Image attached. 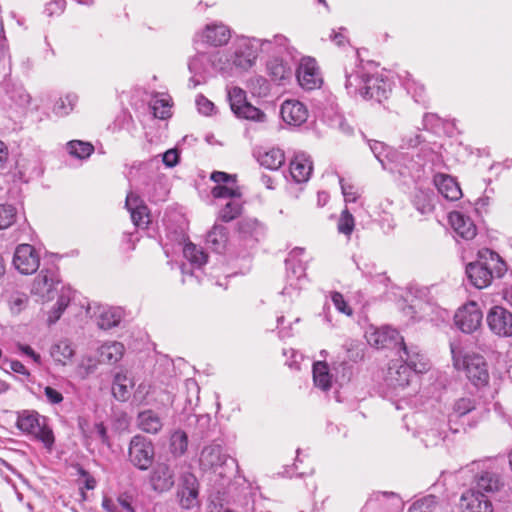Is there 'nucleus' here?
<instances>
[{
  "label": "nucleus",
  "instance_id": "3c124183",
  "mask_svg": "<svg viewBox=\"0 0 512 512\" xmlns=\"http://www.w3.org/2000/svg\"><path fill=\"white\" fill-rule=\"evenodd\" d=\"M355 221L353 215L349 212L348 209H344L340 215L338 220V231L346 236H350L352 231L354 230Z\"/></svg>",
  "mask_w": 512,
  "mask_h": 512
},
{
  "label": "nucleus",
  "instance_id": "dca6fc26",
  "mask_svg": "<svg viewBox=\"0 0 512 512\" xmlns=\"http://www.w3.org/2000/svg\"><path fill=\"white\" fill-rule=\"evenodd\" d=\"M296 76L299 84L308 90L319 87L322 82L316 61L310 57L301 60Z\"/></svg>",
  "mask_w": 512,
  "mask_h": 512
},
{
  "label": "nucleus",
  "instance_id": "58836bf2",
  "mask_svg": "<svg viewBox=\"0 0 512 512\" xmlns=\"http://www.w3.org/2000/svg\"><path fill=\"white\" fill-rule=\"evenodd\" d=\"M313 380L317 387L323 391L331 387V375L325 362H316L313 365Z\"/></svg>",
  "mask_w": 512,
  "mask_h": 512
},
{
  "label": "nucleus",
  "instance_id": "f03ea898",
  "mask_svg": "<svg viewBox=\"0 0 512 512\" xmlns=\"http://www.w3.org/2000/svg\"><path fill=\"white\" fill-rule=\"evenodd\" d=\"M479 257L478 261L467 265L466 274L473 286L482 289L491 283L493 277H502L506 267L499 255L489 249L480 251Z\"/></svg>",
  "mask_w": 512,
  "mask_h": 512
},
{
  "label": "nucleus",
  "instance_id": "393cba45",
  "mask_svg": "<svg viewBox=\"0 0 512 512\" xmlns=\"http://www.w3.org/2000/svg\"><path fill=\"white\" fill-rule=\"evenodd\" d=\"M434 184L439 193L446 199L455 201L462 196V191L455 179L446 174H436L434 176Z\"/></svg>",
  "mask_w": 512,
  "mask_h": 512
},
{
  "label": "nucleus",
  "instance_id": "5fc2aeb1",
  "mask_svg": "<svg viewBox=\"0 0 512 512\" xmlns=\"http://www.w3.org/2000/svg\"><path fill=\"white\" fill-rule=\"evenodd\" d=\"M407 90L413 93L416 102L423 103L425 101V87L416 80H408L406 83Z\"/></svg>",
  "mask_w": 512,
  "mask_h": 512
},
{
  "label": "nucleus",
  "instance_id": "aec40b11",
  "mask_svg": "<svg viewBox=\"0 0 512 512\" xmlns=\"http://www.w3.org/2000/svg\"><path fill=\"white\" fill-rule=\"evenodd\" d=\"M281 117L284 122L293 126H300L308 118L306 106L298 100H286L281 105Z\"/></svg>",
  "mask_w": 512,
  "mask_h": 512
},
{
  "label": "nucleus",
  "instance_id": "4468645a",
  "mask_svg": "<svg viewBox=\"0 0 512 512\" xmlns=\"http://www.w3.org/2000/svg\"><path fill=\"white\" fill-rule=\"evenodd\" d=\"M490 330L499 336H512V313L503 307H493L487 315Z\"/></svg>",
  "mask_w": 512,
  "mask_h": 512
},
{
  "label": "nucleus",
  "instance_id": "ea45409f",
  "mask_svg": "<svg viewBox=\"0 0 512 512\" xmlns=\"http://www.w3.org/2000/svg\"><path fill=\"white\" fill-rule=\"evenodd\" d=\"M102 507L106 512H135L127 496L116 499L104 497Z\"/></svg>",
  "mask_w": 512,
  "mask_h": 512
},
{
  "label": "nucleus",
  "instance_id": "4c0bfd02",
  "mask_svg": "<svg viewBox=\"0 0 512 512\" xmlns=\"http://www.w3.org/2000/svg\"><path fill=\"white\" fill-rule=\"evenodd\" d=\"M50 354L54 361L62 365H66V363L73 357L74 350L67 340H62L51 347Z\"/></svg>",
  "mask_w": 512,
  "mask_h": 512
},
{
  "label": "nucleus",
  "instance_id": "4be33fe9",
  "mask_svg": "<svg viewBox=\"0 0 512 512\" xmlns=\"http://www.w3.org/2000/svg\"><path fill=\"white\" fill-rule=\"evenodd\" d=\"M449 222L454 231L466 240L473 239L477 230L473 221L461 212L453 211L449 214Z\"/></svg>",
  "mask_w": 512,
  "mask_h": 512
},
{
  "label": "nucleus",
  "instance_id": "c03bdc74",
  "mask_svg": "<svg viewBox=\"0 0 512 512\" xmlns=\"http://www.w3.org/2000/svg\"><path fill=\"white\" fill-rule=\"evenodd\" d=\"M150 105L156 118L166 119L171 116V104L168 96L156 95Z\"/></svg>",
  "mask_w": 512,
  "mask_h": 512
},
{
  "label": "nucleus",
  "instance_id": "473e14b6",
  "mask_svg": "<svg viewBox=\"0 0 512 512\" xmlns=\"http://www.w3.org/2000/svg\"><path fill=\"white\" fill-rule=\"evenodd\" d=\"M475 409V402L473 399L469 397H462L457 399L453 406L452 411L450 412L448 416V425L450 430L453 432H457L458 429L454 428L452 423H454L457 419H459L462 416H465L466 414L470 413L472 410Z\"/></svg>",
  "mask_w": 512,
  "mask_h": 512
},
{
  "label": "nucleus",
  "instance_id": "72a5a7b5",
  "mask_svg": "<svg viewBox=\"0 0 512 512\" xmlns=\"http://www.w3.org/2000/svg\"><path fill=\"white\" fill-rule=\"evenodd\" d=\"M228 241L227 229L223 225L215 224L206 237L207 245L217 253L225 250Z\"/></svg>",
  "mask_w": 512,
  "mask_h": 512
},
{
  "label": "nucleus",
  "instance_id": "8fccbe9b",
  "mask_svg": "<svg viewBox=\"0 0 512 512\" xmlns=\"http://www.w3.org/2000/svg\"><path fill=\"white\" fill-rule=\"evenodd\" d=\"M28 303V296L22 292H13L8 299L10 311L13 314H19Z\"/></svg>",
  "mask_w": 512,
  "mask_h": 512
},
{
  "label": "nucleus",
  "instance_id": "e433bc0d",
  "mask_svg": "<svg viewBox=\"0 0 512 512\" xmlns=\"http://www.w3.org/2000/svg\"><path fill=\"white\" fill-rule=\"evenodd\" d=\"M73 291L70 287H62L60 294L58 296L57 302L55 304L54 309L52 310L50 316H49V322L55 323L61 316V314L64 312V310L69 305L71 299H72Z\"/></svg>",
  "mask_w": 512,
  "mask_h": 512
},
{
  "label": "nucleus",
  "instance_id": "bb28decb",
  "mask_svg": "<svg viewBox=\"0 0 512 512\" xmlns=\"http://www.w3.org/2000/svg\"><path fill=\"white\" fill-rule=\"evenodd\" d=\"M290 174L297 183L309 180L312 173V163L305 154H298L290 162Z\"/></svg>",
  "mask_w": 512,
  "mask_h": 512
},
{
  "label": "nucleus",
  "instance_id": "b1692460",
  "mask_svg": "<svg viewBox=\"0 0 512 512\" xmlns=\"http://www.w3.org/2000/svg\"><path fill=\"white\" fill-rule=\"evenodd\" d=\"M136 424L145 433L157 434L163 427V420L157 412L147 409L138 413Z\"/></svg>",
  "mask_w": 512,
  "mask_h": 512
},
{
  "label": "nucleus",
  "instance_id": "69168bd1",
  "mask_svg": "<svg viewBox=\"0 0 512 512\" xmlns=\"http://www.w3.org/2000/svg\"><path fill=\"white\" fill-rule=\"evenodd\" d=\"M44 394L47 401L53 405L61 403L64 399L63 395L59 391L50 386H46L44 388Z\"/></svg>",
  "mask_w": 512,
  "mask_h": 512
},
{
  "label": "nucleus",
  "instance_id": "423d86ee",
  "mask_svg": "<svg viewBox=\"0 0 512 512\" xmlns=\"http://www.w3.org/2000/svg\"><path fill=\"white\" fill-rule=\"evenodd\" d=\"M154 445L152 441L142 435L131 438L128 446V460L141 471H146L154 460Z\"/></svg>",
  "mask_w": 512,
  "mask_h": 512
},
{
  "label": "nucleus",
  "instance_id": "39448f33",
  "mask_svg": "<svg viewBox=\"0 0 512 512\" xmlns=\"http://www.w3.org/2000/svg\"><path fill=\"white\" fill-rule=\"evenodd\" d=\"M17 427L42 442L48 449H51L55 442L53 431L47 426L46 419L35 411L21 412L17 419Z\"/></svg>",
  "mask_w": 512,
  "mask_h": 512
},
{
  "label": "nucleus",
  "instance_id": "37998d69",
  "mask_svg": "<svg viewBox=\"0 0 512 512\" xmlns=\"http://www.w3.org/2000/svg\"><path fill=\"white\" fill-rule=\"evenodd\" d=\"M78 101V96L74 93H68L64 97H60L53 106V113L59 117L67 116L71 111H73L76 103Z\"/></svg>",
  "mask_w": 512,
  "mask_h": 512
},
{
  "label": "nucleus",
  "instance_id": "f704fd0d",
  "mask_svg": "<svg viewBox=\"0 0 512 512\" xmlns=\"http://www.w3.org/2000/svg\"><path fill=\"white\" fill-rule=\"evenodd\" d=\"M124 350V345L120 342L104 343L99 349L100 361L115 364L123 357Z\"/></svg>",
  "mask_w": 512,
  "mask_h": 512
},
{
  "label": "nucleus",
  "instance_id": "f8f14e48",
  "mask_svg": "<svg viewBox=\"0 0 512 512\" xmlns=\"http://www.w3.org/2000/svg\"><path fill=\"white\" fill-rule=\"evenodd\" d=\"M13 265L21 274L30 275L39 268L40 256L32 245L19 244L14 252Z\"/></svg>",
  "mask_w": 512,
  "mask_h": 512
},
{
  "label": "nucleus",
  "instance_id": "c9c22d12",
  "mask_svg": "<svg viewBox=\"0 0 512 512\" xmlns=\"http://www.w3.org/2000/svg\"><path fill=\"white\" fill-rule=\"evenodd\" d=\"M258 162L269 170H277L284 164L285 155L281 149L271 148L263 153H259Z\"/></svg>",
  "mask_w": 512,
  "mask_h": 512
},
{
  "label": "nucleus",
  "instance_id": "9b49d317",
  "mask_svg": "<svg viewBox=\"0 0 512 512\" xmlns=\"http://www.w3.org/2000/svg\"><path fill=\"white\" fill-rule=\"evenodd\" d=\"M482 319L483 314L474 301L459 308L454 316L456 326L464 333L476 331L481 326Z\"/></svg>",
  "mask_w": 512,
  "mask_h": 512
},
{
  "label": "nucleus",
  "instance_id": "13d9d810",
  "mask_svg": "<svg viewBox=\"0 0 512 512\" xmlns=\"http://www.w3.org/2000/svg\"><path fill=\"white\" fill-rule=\"evenodd\" d=\"M331 300L339 312L344 313L348 316L352 315V309L347 305L343 295L340 292H332Z\"/></svg>",
  "mask_w": 512,
  "mask_h": 512
},
{
  "label": "nucleus",
  "instance_id": "0eeeda50",
  "mask_svg": "<svg viewBox=\"0 0 512 512\" xmlns=\"http://www.w3.org/2000/svg\"><path fill=\"white\" fill-rule=\"evenodd\" d=\"M59 282L57 269L54 266L44 267L33 280L31 294L43 303L49 302L54 298Z\"/></svg>",
  "mask_w": 512,
  "mask_h": 512
},
{
  "label": "nucleus",
  "instance_id": "864d4df0",
  "mask_svg": "<svg viewBox=\"0 0 512 512\" xmlns=\"http://www.w3.org/2000/svg\"><path fill=\"white\" fill-rule=\"evenodd\" d=\"M269 40L272 41V43L270 45H266V48L269 50H264L265 52H282L289 50V40L287 37L283 35H275L273 39Z\"/></svg>",
  "mask_w": 512,
  "mask_h": 512
},
{
  "label": "nucleus",
  "instance_id": "5701e85b",
  "mask_svg": "<svg viewBox=\"0 0 512 512\" xmlns=\"http://www.w3.org/2000/svg\"><path fill=\"white\" fill-rule=\"evenodd\" d=\"M205 42L212 46H223L231 38L230 29L222 23L208 24L202 34Z\"/></svg>",
  "mask_w": 512,
  "mask_h": 512
},
{
  "label": "nucleus",
  "instance_id": "7c9ffc66",
  "mask_svg": "<svg viewBox=\"0 0 512 512\" xmlns=\"http://www.w3.org/2000/svg\"><path fill=\"white\" fill-rule=\"evenodd\" d=\"M369 75L363 72V69L360 67L352 68L350 71H345V88L350 95H360L361 90H363V86L365 85L366 78Z\"/></svg>",
  "mask_w": 512,
  "mask_h": 512
},
{
  "label": "nucleus",
  "instance_id": "680f3d73",
  "mask_svg": "<svg viewBox=\"0 0 512 512\" xmlns=\"http://www.w3.org/2000/svg\"><path fill=\"white\" fill-rule=\"evenodd\" d=\"M196 105L200 113L208 116L211 115L214 110V103L203 95H198L196 98Z\"/></svg>",
  "mask_w": 512,
  "mask_h": 512
},
{
  "label": "nucleus",
  "instance_id": "052dcab7",
  "mask_svg": "<svg viewBox=\"0 0 512 512\" xmlns=\"http://www.w3.org/2000/svg\"><path fill=\"white\" fill-rule=\"evenodd\" d=\"M151 385L147 383H140L133 393V401L137 404L146 402L148 395L151 393Z\"/></svg>",
  "mask_w": 512,
  "mask_h": 512
},
{
  "label": "nucleus",
  "instance_id": "cd10ccee",
  "mask_svg": "<svg viewBox=\"0 0 512 512\" xmlns=\"http://www.w3.org/2000/svg\"><path fill=\"white\" fill-rule=\"evenodd\" d=\"M97 325L107 330L117 326L123 317V311L118 307L99 306L97 308Z\"/></svg>",
  "mask_w": 512,
  "mask_h": 512
},
{
  "label": "nucleus",
  "instance_id": "774afa93",
  "mask_svg": "<svg viewBox=\"0 0 512 512\" xmlns=\"http://www.w3.org/2000/svg\"><path fill=\"white\" fill-rule=\"evenodd\" d=\"M163 162L168 167H173L178 162V153L176 150L170 149L163 154Z\"/></svg>",
  "mask_w": 512,
  "mask_h": 512
},
{
  "label": "nucleus",
  "instance_id": "e2e57ef3",
  "mask_svg": "<svg viewBox=\"0 0 512 512\" xmlns=\"http://www.w3.org/2000/svg\"><path fill=\"white\" fill-rule=\"evenodd\" d=\"M370 149L372 153L375 155V157L378 159V161L381 163L382 167L386 169V165L384 162V159L382 158V154L386 151L387 147L384 143L379 141H372L370 142Z\"/></svg>",
  "mask_w": 512,
  "mask_h": 512
},
{
  "label": "nucleus",
  "instance_id": "9d476101",
  "mask_svg": "<svg viewBox=\"0 0 512 512\" xmlns=\"http://www.w3.org/2000/svg\"><path fill=\"white\" fill-rule=\"evenodd\" d=\"M199 482L191 472H184L180 475L177 497L179 504L184 509H192L198 505Z\"/></svg>",
  "mask_w": 512,
  "mask_h": 512
},
{
  "label": "nucleus",
  "instance_id": "a19ab883",
  "mask_svg": "<svg viewBox=\"0 0 512 512\" xmlns=\"http://www.w3.org/2000/svg\"><path fill=\"white\" fill-rule=\"evenodd\" d=\"M242 211L241 197L227 200L223 208L219 211V218L224 222H230L236 219Z\"/></svg>",
  "mask_w": 512,
  "mask_h": 512
},
{
  "label": "nucleus",
  "instance_id": "f3484780",
  "mask_svg": "<svg viewBox=\"0 0 512 512\" xmlns=\"http://www.w3.org/2000/svg\"><path fill=\"white\" fill-rule=\"evenodd\" d=\"M228 457L223 453L222 447L219 444H210L205 446L199 457V465L203 471L216 472L227 461Z\"/></svg>",
  "mask_w": 512,
  "mask_h": 512
},
{
  "label": "nucleus",
  "instance_id": "f257e3e1",
  "mask_svg": "<svg viewBox=\"0 0 512 512\" xmlns=\"http://www.w3.org/2000/svg\"><path fill=\"white\" fill-rule=\"evenodd\" d=\"M272 41L255 37H237L229 51L214 52L215 69L229 76L241 74L251 69L261 50Z\"/></svg>",
  "mask_w": 512,
  "mask_h": 512
},
{
  "label": "nucleus",
  "instance_id": "412c9836",
  "mask_svg": "<svg viewBox=\"0 0 512 512\" xmlns=\"http://www.w3.org/2000/svg\"><path fill=\"white\" fill-rule=\"evenodd\" d=\"M446 425L442 420H430L421 431V439L426 447L439 445L446 436Z\"/></svg>",
  "mask_w": 512,
  "mask_h": 512
},
{
  "label": "nucleus",
  "instance_id": "49530a36",
  "mask_svg": "<svg viewBox=\"0 0 512 512\" xmlns=\"http://www.w3.org/2000/svg\"><path fill=\"white\" fill-rule=\"evenodd\" d=\"M415 208L421 214H427L433 210L432 193L419 189L416 191L413 199Z\"/></svg>",
  "mask_w": 512,
  "mask_h": 512
},
{
  "label": "nucleus",
  "instance_id": "603ef678",
  "mask_svg": "<svg viewBox=\"0 0 512 512\" xmlns=\"http://www.w3.org/2000/svg\"><path fill=\"white\" fill-rule=\"evenodd\" d=\"M16 219V209L11 205H0V230L10 227Z\"/></svg>",
  "mask_w": 512,
  "mask_h": 512
},
{
  "label": "nucleus",
  "instance_id": "a211bd4d",
  "mask_svg": "<svg viewBox=\"0 0 512 512\" xmlns=\"http://www.w3.org/2000/svg\"><path fill=\"white\" fill-rule=\"evenodd\" d=\"M462 512H493L492 503L474 488L465 491L460 498Z\"/></svg>",
  "mask_w": 512,
  "mask_h": 512
},
{
  "label": "nucleus",
  "instance_id": "a18cd8bd",
  "mask_svg": "<svg viewBox=\"0 0 512 512\" xmlns=\"http://www.w3.org/2000/svg\"><path fill=\"white\" fill-rule=\"evenodd\" d=\"M69 153L79 159L88 158L94 151V146L89 142L72 140L67 143Z\"/></svg>",
  "mask_w": 512,
  "mask_h": 512
},
{
  "label": "nucleus",
  "instance_id": "1a4fd4ad",
  "mask_svg": "<svg viewBox=\"0 0 512 512\" xmlns=\"http://www.w3.org/2000/svg\"><path fill=\"white\" fill-rule=\"evenodd\" d=\"M368 343L375 348H399L400 354H404V347H407L403 337L398 331L384 326L366 333Z\"/></svg>",
  "mask_w": 512,
  "mask_h": 512
},
{
  "label": "nucleus",
  "instance_id": "6e6d98bb",
  "mask_svg": "<svg viewBox=\"0 0 512 512\" xmlns=\"http://www.w3.org/2000/svg\"><path fill=\"white\" fill-rule=\"evenodd\" d=\"M434 504L435 497L428 496L413 503L408 512H432L431 508Z\"/></svg>",
  "mask_w": 512,
  "mask_h": 512
},
{
  "label": "nucleus",
  "instance_id": "2f4dec72",
  "mask_svg": "<svg viewBox=\"0 0 512 512\" xmlns=\"http://www.w3.org/2000/svg\"><path fill=\"white\" fill-rule=\"evenodd\" d=\"M214 52L213 53H198L192 57L188 63L190 73L195 76H205L209 72V68L215 69L214 63Z\"/></svg>",
  "mask_w": 512,
  "mask_h": 512
},
{
  "label": "nucleus",
  "instance_id": "de8ad7c7",
  "mask_svg": "<svg viewBox=\"0 0 512 512\" xmlns=\"http://www.w3.org/2000/svg\"><path fill=\"white\" fill-rule=\"evenodd\" d=\"M212 195L217 199L230 200L231 198L241 197V191L236 183H232L231 186L227 184L217 185L212 189Z\"/></svg>",
  "mask_w": 512,
  "mask_h": 512
},
{
  "label": "nucleus",
  "instance_id": "bf43d9fd",
  "mask_svg": "<svg viewBox=\"0 0 512 512\" xmlns=\"http://www.w3.org/2000/svg\"><path fill=\"white\" fill-rule=\"evenodd\" d=\"M342 194L346 202H355L359 196L357 189L347 182L343 178L339 179Z\"/></svg>",
  "mask_w": 512,
  "mask_h": 512
},
{
  "label": "nucleus",
  "instance_id": "7ed1b4c3",
  "mask_svg": "<svg viewBox=\"0 0 512 512\" xmlns=\"http://www.w3.org/2000/svg\"><path fill=\"white\" fill-rule=\"evenodd\" d=\"M400 358L404 363L391 365L386 377L388 385L395 390L405 388L415 378V374L423 373L428 369L427 362L413 360L407 347H404V354H400Z\"/></svg>",
  "mask_w": 512,
  "mask_h": 512
},
{
  "label": "nucleus",
  "instance_id": "79ce46f5",
  "mask_svg": "<svg viewBox=\"0 0 512 512\" xmlns=\"http://www.w3.org/2000/svg\"><path fill=\"white\" fill-rule=\"evenodd\" d=\"M184 257L194 266L201 267L207 262V254L201 247L193 243L185 244L183 248Z\"/></svg>",
  "mask_w": 512,
  "mask_h": 512
},
{
  "label": "nucleus",
  "instance_id": "c85d7f7f",
  "mask_svg": "<svg viewBox=\"0 0 512 512\" xmlns=\"http://www.w3.org/2000/svg\"><path fill=\"white\" fill-rule=\"evenodd\" d=\"M502 485L500 476L493 471H484L475 478L473 487L479 493H493L500 489Z\"/></svg>",
  "mask_w": 512,
  "mask_h": 512
},
{
  "label": "nucleus",
  "instance_id": "6ab92c4d",
  "mask_svg": "<svg viewBox=\"0 0 512 512\" xmlns=\"http://www.w3.org/2000/svg\"><path fill=\"white\" fill-rule=\"evenodd\" d=\"M125 206L130 212L131 220L136 227L146 228L150 223V213L143 200L133 192L126 197Z\"/></svg>",
  "mask_w": 512,
  "mask_h": 512
},
{
  "label": "nucleus",
  "instance_id": "338daca9",
  "mask_svg": "<svg viewBox=\"0 0 512 512\" xmlns=\"http://www.w3.org/2000/svg\"><path fill=\"white\" fill-rule=\"evenodd\" d=\"M299 270H301V268L299 267ZM303 273V271H296L295 268H293V271H292V274L293 276L290 275V272L288 273V281L290 282L289 283V287H285L282 291V294H285V295H291L292 292H291V288L293 289H297L298 286H297V283H294V280H297L299 281L300 280V275Z\"/></svg>",
  "mask_w": 512,
  "mask_h": 512
},
{
  "label": "nucleus",
  "instance_id": "ddd939ff",
  "mask_svg": "<svg viewBox=\"0 0 512 512\" xmlns=\"http://www.w3.org/2000/svg\"><path fill=\"white\" fill-rule=\"evenodd\" d=\"M149 484L151 489L158 494L170 491L175 484L174 470L167 463H157L149 474Z\"/></svg>",
  "mask_w": 512,
  "mask_h": 512
},
{
  "label": "nucleus",
  "instance_id": "09e8293b",
  "mask_svg": "<svg viewBox=\"0 0 512 512\" xmlns=\"http://www.w3.org/2000/svg\"><path fill=\"white\" fill-rule=\"evenodd\" d=\"M171 452L174 455H183L188 447L187 434L182 430L175 431L171 436Z\"/></svg>",
  "mask_w": 512,
  "mask_h": 512
},
{
  "label": "nucleus",
  "instance_id": "2eb2a0df",
  "mask_svg": "<svg viewBox=\"0 0 512 512\" xmlns=\"http://www.w3.org/2000/svg\"><path fill=\"white\" fill-rule=\"evenodd\" d=\"M390 91V83L382 75H369L366 78L363 90H361V96L364 99H374L380 103L388 98Z\"/></svg>",
  "mask_w": 512,
  "mask_h": 512
},
{
  "label": "nucleus",
  "instance_id": "20e7f679",
  "mask_svg": "<svg viewBox=\"0 0 512 512\" xmlns=\"http://www.w3.org/2000/svg\"><path fill=\"white\" fill-rule=\"evenodd\" d=\"M454 366L458 370H463L469 381L476 387H484L489 382V372L487 363L483 356L474 353H466L462 357L456 354L451 347Z\"/></svg>",
  "mask_w": 512,
  "mask_h": 512
},
{
  "label": "nucleus",
  "instance_id": "6e6552de",
  "mask_svg": "<svg viewBox=\"0 0 512 512\" xmlns=\"http://www.w3.org/2000/svg\"><path fill=\"white\" fill-rule=\"evenodd\" d=\"M228 101L233 113L248 120L263 121L265 114L246 100V92L239 87H232L227 93Z\"/></svg>",
  "mask_w": 512,
  "mask_h": 512
},
{
  "label": "nucleus",
  "instance_id": "a878e982",
  "mask_svg": "<svg viewBox=\"0 0 512 512\" xmlns=\"http://www.w3.org/2000/svg\"><path fill=\"white\" fill-rule=\"evenodd\" d=\"M135 383L126 372L120 371L114 375L112 383V394L118 401L125 402L131 396V389Z\"/></svg>",
  "mask_w": 512,
  "mask_h": 512
},
{
  "label": "nucleus",
  "instance_id": "4d7b16f0",
  "mask_svg": "<svg viewBox=\"0 0 512 512\" xmlns=\"http://www.w3.org/2000/svg\"><path fill=\"white\" fill-rule=\"evenodd\" d=\"M66 8L65 0H51L45 6L44 13L49 16H58L61 15Z\"/></svg>",
  "mask_w": 512,
  "mask_h": 512
},
{
  "label": "nucleus",
  "instance_id": "0e129e2a",
  "mask_svg": "<svg viewBox=\"0 0 512 512\" xmlns=\"http://www.w3.org/2000/svg\"><path fill=\"white\" fill-rule=\"evenodd\" d=\"M211 180L217 183V185L236 183L235 176L227 174L221 171H214L211 174Z\"/></svg>",
  "mask_w": 512,
  "mask_h": 512
},
{
  "label": "nucleus",
  "instance_id": "c756f323",
  "mask_svg": "<svg viewBox=\"0 0 512 512\" xmlns=\"http://www.w3.org/2000/svg\"><path fill=\"white\" fill-rule=\"evenodd\" d=\"M267 73L272 81L282 83L292 77L293 70L288 63L275 57L267 62Z\"/></svg>",
  "mask_w": 512,
  "mask_h": 512
}]
</instances>
